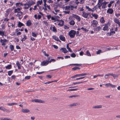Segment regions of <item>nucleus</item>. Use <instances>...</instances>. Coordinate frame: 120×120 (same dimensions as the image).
<instances>
[{
  "label": "nucleus",
  "instance_id": "obj_1",
  "mask_svg": "<svg viewBox=\"0 0 120 120\" xmlns=\"http://www.w3.org/2000/svg\"><path fill=\"white\" fill-rule=\"evenodd\" d=\"M76 31L74 30H71L68 33V34L71 38H74L76 34Z\"/></svg>",
  "mask_w": 120,
  "mask_h": 120
},
{
  "label": "nucleus",
  "instance_id": "obj_2",
  "mask_svg": "<svg viewBox=\"0 0 120 120\" xmlns=\"http://www.w3.org/2000/svg\"><path fill=\"white\" fill-rule=\"evenodd\" d=\"M110 24L109 23L106 24L105 25V26L103 29V30L104 31H108L109 30V26H110Z\"/></svg>",
  "mask_w": 120,
  "mask_h": 120
},
{
  "label": "nucleus",
  "instance_id": "obj_3",
  "mask_svg": "<svg viewBox=\"0 0 120 120\" xmlns=\"http://www.w3.org/2000/svg\"><path fill=\"white\" fill-rule=\"evenodd\" d=\"M32 101L33 102H35L39 103H43L44 102V101H42L40 100L36 99L32 100Z\"/></svg>",
  "mask_w": 120,
  "mask_h": 120
},
{
  "label": "nucleus",
  "instance_id": "obj_4",
  "mask_svg": "<svg viewBox=\"0 0 120 120\" xmlns=\"http://www.w3.org/2000/svg\"><path fill=\"white\" fill-rule=\"evenodd\" d=\"M72 17H74L77 19L78 21L79 22L81 20V18L78 15L73 14L72 15Z\"/></svg>",
  "mask_w": 120,
  "mask_h": 120
},
{
  "label": "nucleus",
  "instance_id": "obj_5",
  "mask_svg": "<svg viewBox=\"0 0 120 120\" xmlns=\"http://www.w3.org/2000/svg\"><path fill=\"white\" fill-rule=\"evenodd\" d=\"M98 23V22L96 20H94L93 21L91 26L93 27H96L97 26Z\"/></svg>",
  "mask_w": 120,
  "mask_h": 120
},
{
  "label": "nucleus",
  "instance_id": "obj_6",
  "mask_svg": "<svg viewBox=\"0 0 120 120\" xmlns=\"http://www.w3.org/2000/svg\"><path fill=\"white\" fill-rule=\"evenodd\" d=\"M23 62H20L19 61H16V64L18 68H20L22 67L21 65L23 64Z\"/></svg>",
  "mask_w": 120,
  "mask_h": 120
},
{
  "label": "nucleus",
  "instance_id": "obj_7",
  "mask_svg": "<svg viewBox=\"0 0 120 120\" xmlns=\"http://www.w3.org/2000/svg\"><path fill=\"white\" fill-rule=\"evenodd\" d=\"M49 63L48 60H45L43 61L41 63V65L43 66H45L47 65Z\"/></svg>",
  "mask_w": 120,
  "mask_h": 120
},
{
  "label": "nucleus",
  "instance_id": "obj_8",
  "mask_svg": "<svg viewBox=\"0 0 120 120\" xmlns=\"http://www.w3.org/2000/svg\"><path fill=\"white\" fill-rule=\"evenodd\" d=\"M22 12L19 11V12H18V14L16 15V16L19 17V19H21L22 18V17H20V16L22 15Z\"/></svg>",
  "mask_w": 120,
  "mask_h": 120
},
{
  "label": "nucleus",
  "instance_id": "obj_9",
  "mask_svg": "<svg viewBox=\"0 0 120 120\" xmlns=\"http://www.w3.org/2000/svg\"><path fill=\"white\" fill-rule=\"evenodd\" d=\"M90 14L89 13H86L85 12H83V14L82 15V16L84 18H86L88 17V16Z\"/></svg>",
  "mask_w": 120,
  "mask_h": 120
},
{
  "label": "nucleus",
  "instance_id": "obj_10",
  "mask_svg": "<svg viewBox=\"0 0 120 120\" xmlns=\"http://www.w3.org/2000/svg\"><path fill=\"white\" fill-rule=\"evenodd\" d=\"M0 109L2 110L3 112H10L9 111V110H8L6 109L2 106L0 107Z\"/></svg>",
  "mask_w": 120,
  "mask_h": 120
},
{
  "label": "nucleus",
  "instance_id": "obj_11",
  "mask_svg": "<svg viewBox=\"0 0 120 120\" xmlns=\"http://www.w3.org/2000/svg\"><path fill=\"white\" fill-rule=\"evenodd\" d=\"M0 41L1 43L2 44V45L5 46V44L4 43L6 42L7 40L6 39L2 40L1 39Z\"/></svg>",
  "mask_w": 120,
  "mask_h": 120
},
{
  "label": "nucleus",
  "instance_id": "obj_12",
  "mask_svg": "<svg viewBox=\"0 0 120 120\" xmlns=\"http://www.w3.org/2000/svg\"><path fill=\"white\" fill-rule=\"evenodd\" d=\"M101 105H99L97 106H95L93 107L92 108L94 109H98L101 108H102Z\"/></svg>",
  "mask_w": 120,
  "mask_h": 120
},
{
  "label": "nucleus",
  "instance_id": "obj_13",
  "mask_svg": "<svg viewBox=\"0 0 120 120\" xmlns=\"http://www.w3.org/2000/svg\"><path fill=\"white\" fill-rule=\"evenodd\" d=\"M60 50L62 51L64 53H66L68 52V51L65 48H61L60 49Z\"/></svg>",
  "mask_w": 120,
  "mask_h": 120
},
{
  "label": "nucleus",
  "instance_id": "obj_14",
  "mask_svg": "<svg viewBox=\"0 0 120 120\" xmlns=\"http://www.w3.org/2000/svg\"><path fill=\"white\" fill-rule=\"evenodd\" d=\"M21 111L22 112L24 113H27L30 112V110L28 109H22L21 110Z\"/></svg>",
  "mask_w": 120,
  "mask_h": 120
},
{
  "label": "nucleus",
  "instance_id": "obj_15",
  "mask_svg": "<svg viewBox=\"0 0 120 120\" xmlns=\"http://www.w3.org/2000/svg\"><path fill=\"white\" fill-rule=\"evenodd\" d=\"M59 38L62 41H65V37L62 35H60L59 36Z\"/></svg>",
  "mask_w": 120,
  "mask_h": 120
},
{
  "label": "nucleus",
  "instance_id": "obj_16",
  "mask_svg": "<svg viewBox=\"0 0 120 120\" xmlns=\"http://www.w3.org/2000/svg\"><path fill=\"white\" fill-rule=\"evenodd\" d=\"M110 75L112 76L114 79H116L117 78L118 75H116L115 74H113L112 73H110Z\"/></svg>",
  "mask_w": 120,
  "mask_h": 120
},
{
  "label": "nucleus",
  "instance_id": "obj_17",
  "mask_svg": "<svg viewBox=\"0 0 120 120\" xmlns=\"http://www.w3.org/2000/svg\"><path fill=\"white\" fill-rule=\"evenodd\" d=\"M113 10L112 9H109L107 11V12L109 13V14H112L113 13Z\"/></svg>",
  "mask_w": 120,
  "mask_h": 120
},
{
  "label": "nucleus",
  "instance_id": "obj_18",
  "mask_svg": "<svg viewBox=\"0 0 120 120\" xmlns=\"http://www.w3.org/2000/svg\"><path fill=\"white\" fill-rule=\"evenodd\" d=\"M84 82H85L84 81V82H74L72 83V85H76L77 84H78L81 83H83Z\"/></svg>",
  "mask_w": 120,
  "mask_h": 120
},
{
  "label": "nucleus",
  "instance_id": "obj_19",
  "mask_svg": "<svg viewBox=\"0 0 120 120\" xmlns=\"http://www.w3.org/2000/svg\"><path fill=\"white\" fill-rule=\"evenodd\" d=\"M26 25L28 26H30L31 24V22L30 20L27 21L26 23Z\"/></svg>",
  "mask_w": 120,
  "mask_h": 120
},
{
  "label": "nucleus",
  "instance_id": "obj_20",
  "mask_svg": "<svg viewBox=\"0 0 120 120\" xmlns=\"http://www.w3.org/2000/svg\"><path fill=\"white\" fill-rule=\"evenodd\" d=\"M78 105V104L77 103H74L70 105H69V106L70 107H72L73 106H75L77 105Z\"/></svg>",
  "mask_w": 120,
  "mask_h": 120
},
{
  "label": "nucleus",
  "instance_id": "obj_21",
  "mask_svg": "<svg viewBox=\"0 0 120 120\" xmlns=\"http://www.w3.org/2000/svg\"><path fill=\"white\" fill-rule=\"evenodd\" d=\"M42 3V0H41L40 1H38L37 2V5L38 6H39V4L41 5V4Z\"/></svg>",
  "mask_w": 120,
  "mask_h": 120
},
{
  "label": "nucleus",
  "instance_id": "obj_22",
  "mask_svg": "<svg viewBox=\"0 0 120 120\" xmlns=\"http://www.w3.org/2000/svg\"><path fill=\"white\" fill-rule=\"evenodd\" d=\"M101 29V28L100 26H98L97 27L95 28L94 29V30L97 31H99Z\"/></svg>",
  "mask_w": 120,
  "mask_h": 120
},
{
  "label": "nucleus",
  "instance_id": "obj_23",
  "mask_svg": "<svg viewBox=\"0 0 120 120\" xmlns=\"http://www.w3.org/2000/svg\"><path fill=\"white\" fill-rule=\"evenodd\" d=\"M114 21L115 23H117V24H118L120 22L119 20L117 18H115L114 19Z\"/></svg>",
  "mask_w": 120,
  "mask_h": 120
},
{
  "label": "nucleus",
  "instance_id": "obj_24",
  "mask_svg": "<svg viewBox=\"0 0 120 120\" xmlns=\"http://www.w3.org/2000/svg\"><path fill=\"white\" fill-rule=\"evenodd\" d=\"M106 4V3L105 2H103L102 4H101V5L102 6V8H105V6Z\"/></svg>",
  "mask_w": 120,
  "mask_h": 120
},
{
  "label": "nucleus",
  "instance_id": "obj_25",
  "mask_svg": "<svg viewBox=\"0 0 120 120\" xmlns=\"http://www.w3.org/2000/svg\"><path fill=\"white\" fill-rule=\"evenodd\" d=\"M17 104V103H8L7 104V105L8 106H12L13 105H16Z\"/></svg>",
  "mask_w": 120,
  "mask_h": 120
},
{
  "label": "nucleus",
  "instance_id": "obj_26",
  "mask_svg": "<svg viewBox=\"0 0 120 120\" xmlns=\"http://www.w3.org/2000/svg\"><path fill=\"white\" fill-rule=\"evenodd\" d=\"M24 24L20 22H19L18 23V26L19 27H21L22 26H23Z\"/></svg>",
  "mask_w": 120,
  "mask_h": 120
},
{
  "label": "nucleus",
  "instance_id": "obj_27",
  "mask_svg": "<svg viewBox=\"0 0 120 120\" xmlns=\"http://www.w3.org/2000/svg\"><path fill=\"white\" fill-rule=\"evenodd\" d=\"M64 22L63 20H61L60 23L58 24V25L62 26L64 25Z\"/></svg>",
  "mask_w": 120,
  "mask_h": 120
},
{
  "label": "nucleus",
  "instance_id": "obj_28",
  "mask_svg": "<svg viewBox=\"0 0 120 120\" xmlns=\"http://www.w3.org/2000/svg\"><path fill=\"white\" fill-rule=\"evenodd\" d=\"M100 21L101 23H104L105 22V20H104L103 17H102L100 19Z\"/></svg>",
  "mask_w": 120,
  "mask_h": 120
},
{
  "label": "nucleus",
  "instance_id": "obj_29",
  "mask_svg": "<svg viewBox=\"0 0 120 120\" xmlns=\"http://www.w3.org/2000/svg\"><path fill=\"white\" fill-rule=\"evenodd\" d=\"M67 48L70 52H72V51L71 50V49L69 47V44L67 45Z\"/></svg>",
  "mask_w": 120,
  "mask_h": 120
},
{
  "label": "nucleus",
  "instance_id": "obj_30",
  "mask_svg": "<svg viewBox=\"0 0 120 120\" xmlns=\"http://www.w3.org/2000/svg\"><path fill=\"white\" fill-rule=\"evenodd\" d=\"M86 9H88L89 11H92V12L94 11V10H93L92 9L90 8L88 6H86Z\"/></svg>",
  "mask_w": 120,
  "mask_h": 120
},
{
  "label": "nucleus",
  "instance_id": "obj_31",
  "mask_svg": "<svg viewBox=\"0 0 120 120\" xmlns=\"http://www.w3.org/2000/svg\"><path fill=\"white\" fill-rule=\"evenodd\" d=\"M69 24L71 25H73L75 24V22L73 20H71L69 22Z\"/></svg>",
  "mask_w": 120,
  "mask_h": 120
},
{
  "label": "nucleus",
  "instance_id": "obj_32",
  "mask_svg": "<svg viewBox=\"0 0 120 120\" xmlns=\"http://www.w3.org/2000/svg\"><path fill=\"white\" fill-rule=\"evenodd\" d=\"M13 71L12 70L9 71L8 72V75L9 76H11L13 73Z\"/></svg>",
  "mask_w": 120,
  "mask_h": 120
},
{
  "label": "nucleus",
  "instance_id": "obj_33",
  "mask_svg": "<svg viewBox=\"0 0 120 120\" xmlns=\"http://www.w3.org/2000/svg\"><path fill=\"white\" fill-rule=\"evenodd\" d=\"M103 0H99L98 3V4H102Z\"/></svg>",
  "mask_w": 120,
  "mask_h": 120
},
{
  "label": "nucleus",
  "instance_id": "obj_34",
  "mask_svg": "<svg viewBox=\"0 0 120 120\" xmlns=\"http://www.w3.org/2000/svg\"><path fill=\"white\" fill-rule=\"evenodd\" d=\"M53 38L55 40H56L57 41H60L59 40V39L57 38V37H56L55 36H53Z\"/></svg>",
  "mask_w": 120,
  "mask_h": 120
},
{
  "label": "nucleus",
  "instance_id": "obj_35",
  "mask_svg": "<svg viewBox=\"0 0 120 120\" xmlns=\"http://www.w3.org/2000/svg\"><path fill=\"white\" fill-rule=\"evenodd\" d=\"M115 33V32L114 31H111L109 35V36L113 35V34Z\"/></svg>",
  "mask_w": 120,
  "mask_h": 120
},
{
  "label": "nucleus",
  "instance_id": "obj_36",
  "mask_svg": "<svg viewBox=\"0 0 120 120\" xmlns=\"http://www.w3.org/2000/svg\"><path fill=\"white\" fill-rule=\"evenodd\" d=\"M92 15L93 16L95 17V19H97L98 17V15H97L96 14H92Z\"/></svg>",
  "mask_w": 120,
  "mask_h": 120
},
{
  "label": "nucleus",
  "instance_id": "obj_37",
  "mask_svg": "<svg viewBox=\"0 0 120 120\" xmlns=\"http://www.w3.org/2000/svg\"><path fill=\"white\" fill-rule=\"evenodd\" d=\"M81 74H76V75L75 76H73V77H72L71 78H75V77H77L78 76H81Z\"/></svg>",
  "mask_w": 120,
  "mask_h": 120
},
{
  "label": "nucleus",
  "instance_id": "obj_38",
  "mask_svg": "<svg viewBox=\"0 0 120 120\" xmlns=\"http://www.w3.org/2000/svg\"><path fill=\"white\" fill-rule=\"evenodd\" d=\"M111 84L110 83L105 84V86L107 87H108L109 86H111Z\"/></svg>",
  "mask_w": 120,
  "mask_h": 120
},
{
  "label": "nucleus",
  "instance_id": "obj_39",
  "mask_svg": "<svg viewBox=\"0 0 120 120\" xmlns=\"http://www.w3.org/2000/svg\"><path fill=\"white\" fill-rule=\"evenodd\" d=\"M110 75V73H108L105 75V79H107V76H108Z\"/></svg>",
  "mask_w": 120,
  "mask_h": 120
},
{
  "label": "nucleus",
  "instance_id": "obj_40",
  "mask_svg": "<svg viewBox=\"0 0 120 120\" xmlns=\"http://www.w3.org/2000/svg\"><path fill=\"white\" fill-rule=\"evenodd\" d=\"M1 120H12L10 118H2L1 119Z\"/></svg>",
  "mask_w": 120,
  "mask_h": 120
},
{
  "label": "nucleus",
  "instance_id": "obj_41",
  "mask_svg": "<svg viewBox=\"0 0 120 120\" xmlns=\"http://www.w3.org/2000/svg\"><path fill=\"white\" fill-rule=\"evenodd\" d=\"M78 89H69L68 90V91H75L77 90H78Z\"/></svg>",
  "mask_w": 120,
  "mask_h": 120
},
{
  "label": "nucleus",
  "instance_id": "obj_42",
  "mask_svg": "<svg viewBox=\"0 0 120 120\" xmlns=\"http://www.w3.org/2000/svg\"><path fill=\"white\" fill-rule=\"evenodd\" d=\"M89 75H90V74H89V73H84L81 74V76H83Z\"/></svg>",
  "mask_w": 120,
  "mask_h": 120
},
{
  "label": "nucleus",
  "instance_id": "obj_43",
  "mask_svg": "<svg viewBox=\"0 0 120 120\" xmlns=\"http://www.w3.org/2000/svg\"><path fill=\"white\" fill-rule=\"evenodd\" d=\"M52 31L54 32H56V30L55 26H53V27Z\"/></svg>",
  "mask_w": 120,
  "mask_h": 120
},
{
  "label": "nucleus",
  "instance_id": "obj_44",
  "mask_svg": "<svg viewBox=\"0 0 120 120\" xmlns=\"http://www.w3.org/2000/svg\"><path fill=\"white\" fill-rule=\"evenodd\" d=\"M10 48L11 49V51H13L14 49V46L13 45H10Z\"/></svg>",
  "mask_w": 120,
  "mask_h": 120
},
{
  "label": "nucleus",
  "instance_id": "obj_45",
  "mask_svg": "<svg viewBox=\"0 0 120 120\" xmlns=\"http://www.w3.org/2000/svg\"><path fill=\"white\" fill-rule=\"evenodd\" d=\"M76 56L75 54L74 53H73L71 54V56L73 57H75Z\"/></svg>",
  "mask_w": 120,
  "mask_h": 120
},
{
  "label": "nucleus",
  "instance_id": "obj_46",
  "mask_svg": "<svg viewBox=\"0 0 120 120\" xmlns=\"http://www.w3.org/2000/svg\"><path fill=\"white\" fill-rule=\"evenodd\" d=\"M98 7V5H96L95 7H94L93 8V10H94V11L96 10L97 9V8Z\"/></svg>",
  "mask_w": 120,
  "mask_h": 120
},
{
  "label": "nucleus",
  "instance_id": "obj_47",
  "mask_svg": "<svg viewBox=\"0 0 120 120\" xmlns=\"http://www.w3.org/2000/svg\"><path fill=\"white\" fill-rule=\"evenodd\" d=\"M101 52V50H99L96 53L97 54H98Z\"/></svg>",
  "mask_w": 120,
  "mask_h": 120
},
{
  "label": "nucleus",
  "instance_id": "obj_48",
  "mask_svg": "<svg viewBox=\"0 0 120 120\" xmlns=\"http://www.w3.org/2000/svg\"><path fill=\"white\" fill-rule=\"evenodd\" d=\"M86 53L87 55L89 56H90L91 55L89 52L88 51H87L86 52Z\"/></svg>",
  "mask_w": 120,
  "mask_h": 120
},
{
  "label": "nucleus",
  "instance_id": "obj_49",
  "mask_svg": "<svg viewBox=\"0 0 120 120\" xmlns=\"http://www.w3.org/2000/svg\"><path fill=\"white\" fill-rule=\"evenodd\" d=\"M0 34L2 36H3L4 34V33L3 32L0 31Z\"/></svg>",
  "mask_w": 120,
  "mask_h": 120
},
{
  "label": "nucleus",
  "instance_id": "obj_50",
  "mask_svg": "<svg viewBox=\"0 0 120 120\" xmlns=\"http://www.w3.org/2000/svg\"><path fill=\"white\" fill-rule=\"evenodd\" d=\"M70 8H71V10H73V8H74V6L73 5H70Z\"/></svg>",
  "mask_w": 120,
  "mask_h": 120
},
{
  "label": "nucleus",
  "instance_id": "obj_51",
  "mask_svg": "<svg viewBox=\"0 0 120 120\" xmlns=\"http://www.w3.org/2000/svg\"><path fill=\"white\" fill-rule=\"evenodd\" d=\"M70 8V6H66L65 7V9L69 10Z\"/></svg>",
  "mask_w": 120,
  "mask_h": 120
},
{
  "label": "nucleus",
  "instance_id": "obj_52",
  "mask_svg": "<svg viewBox=\"0 0 120 120\" xmlns=\"http://www.w3.org/2000/svg\"><path fill=\"white\" fill-rule=\"evenodd\" d=\"M30 76H27L25 77V79H30Z\"/></svg>",
  "mask_w": 120,
  "mask_h": 120
},
{
  "label": "nucleus",
  "instance_id": "obj_53",
  "mask_svg": "<svg viewBox=\"0 0 120 120\" xmlns=\"http://www.w3.org/2000/svg\"><path fill=\"white\" fill-rule=\"evenodd\" d=\"M29 5H30V6H31L33 4H34L35 3V2L32 1L31 3L29 2Z\"/></svg>",
  "mask_w": 120,
  "mask_h": 120
},
{
  "label": "nucleus",
  "instance_id": "obj_54",
  "mask_svg": "<svg viewBox=\"0 0 120 120\" xmlns=\"http://www.w3.org/2000/svg\"><path fill=\"white\" fill-rule=\"evenodd\" d=\"M47 2L49 3H53V2L52 0H49L47 1Z\"/></svg>",
  "mask_w": 120,
  "mask_h": 120
},
{
  "label": "nucleus",
  "instance_id": "obj_55",
  "mask_svg": "<svg viewBox=\"0 0 120 120\" xmlns=\"http://www.w3.org/2000/svg\"><path fill=\"white\" fill-rule=\"evenodd\" d=\"M85 77H83L79 78H77L76 79V80H78L79 79H83L85 78Z\"/></svg>",
  "mask_w": 120,
  "mask_h": 120
},
{
  "label": "nucleus",
  "instance_id": "obj_56",
  "mask_svg": "<svg viewBox=\"0 0 120 120\" xmlns=\"http://www.w3.org/2000/svg\"><path fill=\"white\" fill-rule=\"evenodd\" d=\"M52 82H53L49 81V82H48L45 83L44 84H49L50 83H51Z\"/></svg>",
  "mask_w": 120,
  "mask_h": 120
},
{
  "label": "nucleus",
  "instance_id": "obj_57",
  "mask_svg": "<svg viewBox=\"0 0 120 120\" xmlns=\"http://www.w3.org/2000/svg\"><path fill=\"white\" fill-rule=\"evenodd\" d=\"M63 12L65 14H69L70 12L69 11H63Z\"/></svg>",
  "mask_w": 120,
  "mask_h": 120
},
{
  "label": "nucleus",
  "instance_id": "obj_58",
  "mask_svg": "<svg viewBox=\"0 0 120 120\" xmlns=\"http://www.w3.org/2000/svg\"><path fill=\"white\" fill-rule=\"evenodd\" d=\"M55 59H51L50 61H49V63H50L52 61H55Z\"/></svg>",
  "mask_w": 120,
  "mask_h": 120
},
{
  "label": "nucleus",
  "instance_id": "obj_59",
  "mask_svg": "<svg viewBox=\"0 0 120 120\" xmlns=\"http://www.w3.org/2000/svg\"><path fill=\"white\" fill-rule=\"evenodd\" d=\"M32 36L34 37H36V34L34 33V32H32Z\"/></svg>",
  "mask_w": 120,
  "mask_h": 120
},
{
  "label": "nucleus",
  "instance_id": "obj_60",
  "mask_svg": "<svg viewBox=\"0 0 120 120\" xmlns=\"http://www.w3.org/2000/svg\"><path fill=\"white\" fill-rule=\"evenodd\" d=\"M44 72V71H42V72H36V73L37 74H41Z\"/></svg>",
  "mask_w": 120,
  "mask_h": 120
},
{
  "label": "nucleus",
  "instance_id": "obj_61",
  "mask_svg": "<svg viewBox=\"0 0 120 120\" xmlns=\"http://www.w3.org/2000/svg\"><path fill=\"white\" fill-rule=\"evenodd\" d=\"M78 96L77 95H73L71 96H70L69 97L70 98H72L73 97H76Z\"/></svg>",
  "mask_w": 120,
  "mask_h": 120
},
{
  "label": "nucleus",
  "instance_id": "obj_62",
  "mask_svg": "<svg viewBox=\"0 0 120 120\" xmlns=\"http://www.w3.org/2000/svg\"><path fill=\"white\" fill-rule=\"evenodd\" d=\"M46 77L49 78H51L52 76L50 75H47L46 76Z\"/></svg>",
  "mask_w": 120,
  "mask_h": 120
},
{
  "label": "nucleus",
  "instance_id": "obj_63",
  "mask_svg": "<svg viewBox=\"0 0 120 120\" xmlns=\"http://www.w3.org/2000/svg\"><path fill=\"white\" fill-rule=\"evenodd\" d=\"M52 46L55 49H57L58 48V46L56 45H52Z\"/></svg>",
  "mask_w": 120,
  "mask_h": 120
},
{
  "label": "nucleus",
  "instance_id": "obj_64",
  "mask_svg": "<svg viewBox=\"0 0 120 120\" xmlns=\"http://www.w3.org/2000/svg\"><path fill=\"white\" fill-rule=\"evenodd\" d=\"M72 70H75L77 69H80V68H72Z\"/></svg>",
  "mask_w": 120,
  "mask_h": 120
}]
</instances>
